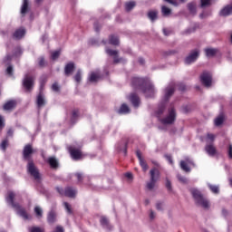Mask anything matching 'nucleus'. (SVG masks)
I'll list each match as a JSON object with an SVG mask.
<instances>
[{
  "label": "nucleus",
  "instance_id": "obj_31",
  "mask_svg": "<svg viewBox=\"0 0 232 232\" xmlns=\"http://www.w3.org/2000/svg\"><path fill=\"white\" fill-rule=\"evenodd\" d=\"M24 35H26V29L18 28L13 34V39H16L17 41L23 39Z\"/></svg>",
  "mask_w": 232,
  "mask_h": 232
},
{
  "label": "nucleus",
  "instance_id": "obj_32",
  "mask_svg": "<svg viewBox=\"0 0 232 232\" xmlns=\"http://www.w3.org/2000/svg\"><path fill=\"white\" fill-rule=\"evenodd\" d=\"M160 13L162 17H169L173 14V10L169 8L168 5H163L160 6Z\"/></svg>",
  "mask_w": 232,
  "mask_h": 232
},
{
  "label": "nucleus",
  "instance_id": "obj_4",
  "mask_svg": "<svg viewBox=\"0 0 232 232\" xmlns=\"http://www.w3.org/2000/svg\"><path fill=\"white\" fill-rule=\"evenodd\" d=\"M7 202L17 210V214L24 220H32V215L28 214L26 208H23L19 203L15 202V193L14 191H8L6 197Z\"/></svg>",
  "mask_w": 232,
  "mask_h": 232
},
{
  "label": "nucleus",
  "instance_id": "obj_55",
  "mask_svg": "<svg viewBox=\"0 0 232 232\" xmlns=\"http://www.w3.org/2000/svg\"><path fill=\"white\" fill-rule=\"evenodd\" d=\"M177 179L179 182H181V184H185V185L189 184V180L188 179V178L182 177L180 174L177 176Z\"/></svg>",
  "mask_w": 232,
  "mask_h": 232
},
{
  "label": "nucleus",
  "instance_id": "obj_16",
  "mask_svg": "<svg viewBox=\"0 0 232 232\" xmlns=\"http://www.w3.org/2000/svg\"><path fill=\"white\" fill-rule=\"evenodd\" d=\"M76 68L77 66L75 65V62H68L63 68L65 77L73 75V72H75Z\"/></svg>",
  "mask_w": 232,
  "mask_h": 232
},
{
  "label": "nucleus",
  "instance_id": "obj_15",
  "mask_svg": "<svg viewBox=\"0 0 232 232\" xmlns=\"http://www.w3.org/2000/svg\"><path fill=\"white\" fill-rule=\"evenodd\" d=\"M205 151L208 157H215L218 160L220 159V152H218V150H217V147L213 143L207 144L205 146Z\"/></svg>",
  "mask_w": 232,
  "mask_h": 232
},
{
  "label": "nucleus",
  "instance_id": "obj_26",
  "mask_svg": "<svg viewBox=\"0 0 232 232\" xmlns=\"http://www.w3.org/2000/svg\"><path fill=\"white\" fill-rule=\"evenodd\" d=\"M32 10V5H30V0H23L20 14L21 15L24 16Z\"/></svg>",
  "mask_w": 232,
  "mask_h": 232
},
{
  "label": "nucleus",
  "instance_id": "obj_27",
  "mask_svg": "<svg viewBox=\"0 0 232 232\" xmlns=\"http://www.w3.org/2000/svg\"><path fill=\"white\" fill-rule=\"evenodd\" d=\"M147 17L150 19V23H155L159 19V10L150 9L147 12Z\"/></svg>",
  "mask_w": 232,
  "mask_h": 232
},
{
  "label": "nucleus",
  "instance_id": "obj_29",
  "mask_svg": "<svg viewBox=\"0 0 232 232\" xmlns=\"http://www.w3.org/2000/svg\"><path fill=\"white\" fill-rule=\"evenodd\" d=\"M64 196L69 198H75L77 197V190L73 187H66L64 188Z\"/></svg>",
  "mask_w": 232,
  "mask_h": 232
},
{
  "label": "nucleus",
  "instance_id": "obj_59",
  "mask_svg": "<svg viewBox=\"0 0 232 232\" xmlns=\"http://www.w3.org/2000/svg\"><path fill=\"white\" fill-rule=\"evenodd\" d=\"M227 155L228 157V159L230 160H232V144L229 143L227 146Z\"/></svg>",
  "mask_w": 232,
  "mask_h": 232
},
{
  "label": "nucleus",
  "instance_id": "obj_2",
  "mask_svg": "<svg viewBox=\"0 0 232 232\" xmlns=\"http://www.w3.org/2000/svg\"><path fill=\"white\" fill-rule=\"evenodd\" d=\"M34 153H35V150L32 143L26 144L22 151L23 160H24V162H27L26 168L28 175H30V177H33L34 180L37 184H42L43 175L39 171L37 166H35V162H34Z\"/></svg>",
  "mask_w": 232,
  "mask_h": 232
},
{
  "label": "nucleus",
  "instance_id": "obj_63",
  "mask_svg": "<svg viewBox=\"0 0 232 232\" xmlns=\"http://www.w3.org/2000/svg\"><path fill=\"white\" fill-rule=\"evenodd\" d=\"M156 209L157 211H164V208H162V202L157 201Z\"/></svg>",
  "mask_w": 232,
  "mask_h": 232
},
{
  "label": "nucleus",
  "instance_id": "obj_9",
  "mask_svg": "<svg viewBox=\"0 0 232 232\" xmlns=\"http://www.w3.org/2000/svg\"><path fill=\"white\" fill-rule=\"evenodd\" d=\"M105 53H107V55H109V57H112L113 64H120V63H121V64H126L128 63V59L119 57V50L106 48Z\"/></svg>",
  "mask_w": 232,
  "mask_h": 232
},
{
  "label": "nucleus",
  "instance_id": "obj_10",
  "mask_svg": "<svg viewBox=\"0 0 232 232\" xmlns=\"http://www.w3.org/2000/svg\"><path fill=\"white\" fill-rule=\"evenodd\" d=\"M198 57H200V49L194 48L190 50L188 54L184 58V64L189 66L190 64H193V63H197Z\"/></svg>",
  "mask_w": 232,
  "mask_h": 232
},
{
  "label": "nucleus",
  "instance_id": "obj_47",
  "mask_svg": "<svg viewBox=\"0 0 232 232\" xmlns=\"http://www.w3.org/2000/svg\"><path fill=\"white\" fill-rule=\"evenodd\" d=\"M107 77H110V71L107 68L103 69L102 73L99 72V81H104Z\"/></svg>",
  "mask_w": 232,
  "mask_h": 232
},
{
  "label": "nucleus",
  "instance_id": "obj_3",
  "mask_svg": "<svg viewBox=\"0 0 232 232\" xmlns=\"http://www.w3.org/2000/svg\"><path fill=\"white\" fill-rule=\"evenodd\" d=\"M175 92H177V83L173 82L169 83V85L164 89V95L158 105V110L156 111L157 117H160V115L164 114L168 102H169L171 97L175 95Z\"/></svg>",
  "mask_w": 232,
  "mask_h": 232
},
{
  "label": "nucleus",
  "instance_id": "obj_49",
  "mask_svg": "<svg viewBox=\"0 0 232 232\" xmlns=\"http://www.w3.org/2000/svg\"><path fill=\"white\" fill-rule=\"evenodd\" d=\"M64 209L68 213V215H73V208H72V204L69 202L65 201L63 202Z\"/></svg>",
  "mask_w": 232,
  "mask_h": 232
},
{
  "label": "nucleus",
  "instance_id": "obj_21",
  "mask_svg": "<svg viewBox=\"0 0 232 232\" xmlns=\"http://www.w3.org/2000/svg\"><path fill=\"white\" fill-rule=\"evenodd\" d=\"M45 162L51 169H59V160L55 156H50L45 160Z\"/></svg>",
  "mask_w": 232,
  "mask_h": 232
},
{
  "label": "nucleus",
  "instance_id": "obj_60",
  "mask_svg": "<svg viewBox=\"0 0 232 232\" xmlns=\"http://www.w3.org/2000/svg\"><path fill=\"white\" fill-rule=\"evenodd\" d=\"M125 179H127L128 182H133V173L132 172H125L124 173Z\"/></svg>",
  "mask_w": 232,
  "mask_h": 232
},
{
  "label": "nucleus",
  "instance_id": "obj_14",
  "mask_svg": "<svg viewBox=\"0 0 232 232\" xmlns=\"http://www.w3.org/2000/svg\"><path fill=\"white\" fill-rule=\"evenodd\" d=\"M189 166H193V168L196 166L195 161L189 159V157H186L185 160H181L179 163L180 169L185 171V173H191V167Z\"/></svg>",
  "mask_w": 232,
  "mask_h": 232
},
{
  "label": "nucleus",
  "instance_id": "obj_39",
  "mask_svg": "<svg viewBox=\"0 0 232 232\" xmlns=\"http://www.w3.org/2000/svg\"><path fill=\"white\" fill-rule=\"evenodd\" d=\"M165 188L168 193H172V195H175V190H173V185L171 184V180H169V179L168 178H166L165 179Z\"/></svg>",
  "mask_w": 232,
  "mask_h": 232
},
{
  "label": "nucleus",
  "instance_id": "obj_25",
  "mask_svg": "<svg viewBox=\"0 0 232 232\" xmlns=\"http://www.w3.org/2000/svg\"><path fill=\"white\" fill-rule=\"evenodd\" d=\"M14 108H17V101L16 100H9L5 102L3 105L4 111H12Z\"/></svg>",
  "mask_w": 232,
  "mask_h": 232
},
{
  "label": "nucleus",
  "instance_id": "obj_28",
  "mask_svg": "<svg viewBox=\"0 0 232 232\" xmlns=\"http://www.w3.org/2000/svg\"><path fill=\"white\" fill-rule=\"evenodd\" d=\"M187 9L188 10V14L189 15H191V17L197 16V14H198L197 3L195 2L188 3Z\"/></svg>",
  "mask_w": 232,
  "mask_h": 232
},
{
  "label": "nucleus",
  "instance_id": "obj_57",
  "mask_svg": "<svg viewBox=\"0 0 232 232\" xmlns=\"http://www.w3.org/2000/svg\"><path fill=\"white\" fill-rule=\"evenodd\" d=\"M89 44H90L91 46H101V43H100L99 40L96 39V38H91V39L89 40Z\"/></svg>",
  "mask_w": 232,
  "mask_h": 232
},
{
  "label": "nucleus",
  "instance_id": "obj_50",
  "mask_svg": "<svg viewBox=\"0 0 232 232\" xmlns=\"http://www.w3.org/2000/svg\"><path fill=\"white\" fill-rule=\"evenodd\" d=\"M75 82H77L78 84L81 82V81H82V74L81 72V69H78L74 77H73Z\"/></svg>",
  "mask_w": 232,
  "mask_h": 232
},
{
  "label": "nucleus",
  "instance_id": "obj_33",
  "mask_svg": "<svg viewBox=\"0 0 232 232\" xmlns=\"http://www.w3.org/2000/svg\"><path fill=\"white\" fill-rule=\"evenodd\" d=\"M108 44H111V46H120L121 45V39L115 34H110Z\"/></svg>",
  "mask_w": 232,
  "mask_h": 232
},
{
  "label": "nucleus",
  "instance_id": "obj_52",
  "mask_svg": "<svg viewBox=\"0 0 232 232\" xmlns=\"http://www.w3.org/2000/svg\"><path fill=\"white\" fill-rule=\"evenodd\" d=\"M21 55H23V48L17 46L13 53V57H21Z\"/></svg>",
  "mask_w": 232,
  "mask_h": 232
},
{
  "label": "nucleus",
  "instance_id": "obj_23",
  "mask_svg": "<svg viewBox=\"0 0 232 232\" xmlns=\"http://www.w3.org/2000/svg\"><path fill=\"white\" fill-rule=\"evenodd\" d=\"M226 114H224V112H221L214 119V126L216 128H222L224 126V122H226Z\"/></svg>",
  "mask_w": 232,
  "mask_h": 232
},
{
  "label": "nucleus",
  "instance_id": "obj_22",
  "mask_svg": "<svg viewBox=\"0 0 232 232\" xmlns=\"http://www.w3.org/2000/svg\"><path fill=\"white\" fill-rule=\"evenodd\" d=\"M218 15L219 17H229V15H232V3L221 8L218 12Z\"/></svg>",
  "mask_w": 232,
  "mask_h": 232
},
{
  "label": "nucleus",
  "instance_id": "obj_12",
  "mask_svg": "<svg viewBox=\"0 0 232 232\" xmlns=\"http://www.w3.org/2000/svg\"><path fill=\"white\" fill-rule=\"evenodd\" d=\"M68 152L70 153L71 159H72V160H82V159H84L82 150L75 146H69Z\"/></svg>",
  "mask_w": 232,
  "mask_h": 232
},
{
  "label": "nucleus",
  "instance_id": "obj_61",
  "mask_svg": "<svg viewBox=\"0 0 232 232\" xmlns=\"http://www.w3.org/2000/svg\"><path fill=\"white\" fill-rule=\"evenodd\" d=\"M52 90H53V92H61V85L59 83H57V82H55L52 84Z\"/></svg>",
  "mask_w": 232,
  "mask_h": 232
},
{
  "label": "nucleus",
  "instance_id": "obj_24",
  "mask_svg": "<svg viewBox=\"0 0 232 232\" xmlns=\"http://www.w3.org/2000/svg\"><path fill=\"white\" fill-rule=\"evenodd\" d=\"M55 222H57V213L55 212V207H52L47 214V223L55 224Z\"/></svg>",
  "mask_w": 232,
  "mask_h": 232
},
{
  "label": "nucleus",
  "instance_id": "obj_8",
  "mask_svg": "<svg viewBox=\"0 0 232 232\" xmlns=\"http://www.w3.org/2000/svg\"><path fill=\"white\" fill-rule=\"evenodd\" d=\"M150 182L147 183V188L149 191H153L155 189V185L157 184V181L159 179H160V170L157 168H152L150 170Z\"/></svg>",
  "mask_w": 232,
  "mask_h": 232
},
{
  "label": "nucleus",
  "instance_id": "obj_56",
  "mask_svg": "<svg viewBox=\"0 0 232 232\" xmlns=\"http://www.w3.org/2000/svg\"><path fill=\"white\" fill-rule=\"evenodd\" d=\"M38 61V65L40 68H44V66H47L48 63L44 60V56H40Z\"/></svg>",
  "mask_w": 232,
  "mask_h": 232
},
{
  "label": "nucleus",
  "instance_id": "obj_45",
  "mask_svg": "<svg viewBox=\"0 0 232 232\" xmlns=\"http://www.w3.org/2000/svg\"><path fill=\"white\" fill-rule=\"evenodd\" d=\"M58 57H61V49L53 51L51 53L50 59L51 61H57Z\"/></svg>",
  "mask_w": 232,
  "mask_h": 232
},
{
  "label": "nucleus",
  "instance_id": "obj_42",
  "mask_svg": "<svg viewBox=\"0 0 232 232\" xmlns=\"http://www.w3.org/2000/svg\"><path fill=\"white\" fill-rule=\"evenodd\" d=\"M176 87L178 88V92H180V93H186L188 92V85L184 82L176 84Z\"/></svg>",
  "mask_w": 232,
  "mask_h": 232
},
{
  "label": "nucleus",
  "instance_id": "obj_5",
  "mask_svg": "<svg viewBox=\"0 0 232 232\" xmlns=\"http://www.w3.org/2000/svg\"><path fill=\"white\" fill-rule=\"evenodd\" d=\"M189 193H191L194 200H196L197 204L201 206L203 209H209V208H211V203H209L208 198H204V194H202L200 190L195 188H189Z\"/></svg>",
  "mask_w": 232,
  "mask_h": 232
},
{
  "label": "nucleus",
  "instance_id": "obj_37",
  "mask_svg": "<svg viewBox=\"0 0 232 232\" xmlns=\"http://www.w3.org/2000/svg\"><path fill=\"white\" fill-rule=\"evenodd\" d=\"M39 92H44V86L48 82V76L46 74H43L39 79Z\"/></svg>",
  "mask_w": 232,
  "mask_h": 232
},
{
  "label": "nucleus",
  "instance_id": "obj_44",
  "mask_svg": "<svg viewBox=\"0 0 232 232\" xmlns=\"http://www.w3.org/2000/svg\"><path fill=\"white\" fill-rule=\"evenodd\" d=\"M34 213L36 217V218H41L43 217V208L39 206H35L34 208Z\"/></svg>",
  "mask_w": 232,
  "mask_h": 232
},
{
  "label": "nucleus",
  "instance_id": "obj_43",
  "mask_svg": "<svg viewBox=\"0 0 232 232\" xmlns=\"http://www.w3.org/2000/svg\"><path fill=\"white\" fill-rule=\"evenodd\" d=\"M208 188L214 193V195H218V193H220V188L218 185H211V183H208Z\"/></svg>",
  "mask_w": 232,
  "mask_h": 232
},
{
  "label": "nucleus",
  "instance_id": "obj_40",
  "mask_svg": "<svg viewBox=\"0 0 232 232\" xmlns=\"http://www.w3.org/2000/svg\"><path fill=\"white\" fill-rule=\"evenodd\" d=\"M137 6V2L135 1H129L125 3V12H131L133 8Z\"/></svg>",
  "mask_w": 232,
  "mask_h": 232
},
{
  "label": "nucleus",
  "instance_id": "obj_20",
  "mask_svg": "<svg viewBox=\"0 0 232 232\" xmlns=\"http://www.w3.org/2000/svg\"><path fill=\"white\" fill-rule=\"evenodd\" d=\"M205 55L208 59H213L220 53V50L218 48H214V47H206L204 49Z\"/></svg>",
  "mask_w": 232,
  "mask_h": 232
},
{
  "label": "nucleus",
  "instance_id": "obj_18",
  "mask_svg": "<svg viewBox=\"0 0 232 232\" xmlns=\"http://www.w3.org/2000/svg\"><path fill=\"white\" fill-rule=\"evenodd\" d=\"M135 153H136L137 159L139 160L140 166L142 169V171H146L147 169H150V166L146 162V160H144V157H142V152L140 151V150L138 149Z\"/></svg>",
  "mask_w": 232,
  "mask_h": 232
},
{
  "label": "nucleus",
  "instance_id": "obj_58",
  "mask_svg": "<svg viewBox=\"0 0 232 232\" xmlns=\"http://www.w3.org/2000/svg\"><path fill=\"white\" fill-rule=\"evenodd\" d=\"M5 126H6V123H5V116L0 114V131H3Z\"/></svg>",
  "mask_w": 232,
  "mask_h": 232
},
{
  "label": "nucleus",
  "instance_id": "obj_7",
  "mask_svg": "<svg viewBox=\"0 0 232 232\" xmlns=\"http://www.w3.org/2000/svg\"><path fill=\"white\" fill-rule=\"evenodd\" d=\"M22 86L27 93H30L35 86V77L30 73H25L22 82Z\"/></svg>",
  "mask_w": 232,
  "mask_h": 232
},
{
  "label": "nucleus",
  "instance_id": "obj_62",
  "mask_svg": "<svg viewBox=\"0 0 232 232\" xmlns=\"http://www.w3.org/2000/svg\"><path fill=\"white\" fill-rule=\"evenodd\" d=\"M164 3H168V5H171L172 6H179V3L177 0H163Z\"/></svg>",
  "mask_w": 232,
  "mask_h": 232
},
{
  "label": "nucleus",
  "instance_id": "obj_46",
  "mask_svg": "<svg viewBox=\"0 0 232 232\" xmlns=\"http://www.w3.org/2000/svg\"><path fill=\"white\" fill-rule=\"evenodd\" d=\"M93 30L96 32V34H101V30H102V25L99 22V20L94 21L93 24Z\"/></svg>",
  "mask_w": 232,
  "mask_h": 232
},
{
  "label": "nucleus",
  "instance_id": "obj_35",
  "mask_svg": "<svg viewBox=\"0 0 232 232\" xmlns=\"http://www.w3.org/2000/svg\"><path fill=\"white\" fill-rule=\"evenodd\" d=\"M88 82L93 84V82H99V72H91L87 78Z\"/></svg>",
  "mask_w": 232,
  "mask_h": 232
},
{
  "label": "nucleus",
  "instance_id": "obj_51",
  "mask_svg": "<svg viewBox=\"0 0 232 232\" xmlns=\"http://www.w3.org/2000/svg\"><path fill=\"white\" fill-rule=\"evenodd\" d=\"M0 148L3 151H6V148H8V136H6L0 143Z\"/></svg>",
  "mask_w": 232,
  "mask_h": 232
},
{
  "label": "nucleus",
  "instance_id": "obj_41",
  "mask_svg": "<svg viewBox=\"0 0 232 232\" xmlns=\"http://www.w3.org/2000/svg\"><path fill=\"white\" fill-rule=\"evenodd\" d=\"M213 0H199V8H208L211 6Z\"/></svg>",
  "mask_w": 232,
  "mask_h": 232
},
{
  "label": "nucleus",
  "instance_id": "obj_64",
  "mask_svg": "<svg viewBox=\"0 0 232 232\" xmlns=\"http://www.w3.org/2000/svg\"><path fill=\"white\" fill-rule=\"evenodd\" d=\"M53 232H64V227L63 226H56L54 231Z\"/></svg>",
  "mask_w": 232,
  "mask_h": 232
},
{
  "label": "nucleus",
  "instance_id": "obj_11",
  "mask_svg": "<svg viewBox=\"0 0 232 232\" xmlns=\"http://www.w3.org/2000/svg\"><path fill=\"white\" fill-rule=\"evenodd\" d=\"M199 81L205 88H211L213 86V75L208 71H204L200 74Z\"/></svg>",
  "mask_w": 232,
  "mask_h": 232
},
{
  "label": "nucleus",
  "instance_id": "obj_34",
  "mask_svg": "<svg viewBox=\"0 0 232 232\" xmlns=\"http://www.w3.org/2000/svg\"><path fill=\"white\" fill-rule=\"evenodd\" d=\"M179 111H180V113H183L184 115H188V113H191V111H193V105L192 104H183V105H181Z\"/></svg>",
  "mask_w": 232,
  "mask_h": 232
},
{
  "label": "nucleus",
  "instance_id": "obj_17",
  "mask_svg": "<svg viewBox=\"0 0 232 232\" xmlns=\"http://www.w3.org/2000/svg\"><path fill=\"white\" fill-rule=\"evenodd\" d=\"M81 117V111L79 109H73L71 112V117L69 121L70 126L72 128V126H75L77 122H79V119Z\"/></svg>",
  "mask_w": 232,
  "mask_h": 232
},
{
  "label": "nucleus",
  "instance_id": "obj_30",
  "mask_svg": "<svg viewBox=\"0 0 232 232\" xmlns=\"http://www.w3.org/2000/svg\"><path fill=\"white\" fill-rule=\"evenodd\" d=\"M117 113L119 115H128V113H131V109L127 103H121Z\"/></svg>",
  "mask_w": 232,
  "mask_h": 232
},
{
  "label": "nucleus",
  "instance_id": "obj_36",
  "mask_svg": "<svg viewBox=\"0 0 232 232\" xmlns=\"http://www.w3.org/2000/svg\"><path fill=\"white\" fill-rule=\"evenodd\" d=\"M100 224L102 227H105L106 229L111 230V225H110V220L105 216H102L100 218Z\"/></svg>",
  "mask_w": 232,
  "mask_h": 232
},
{
  "label": "nucleus",
  "instance_id": "obj_53",
  "mask_svg": "<svg viewBox=\"0 0 232 232\" xmlns=\"http://www.w3.org/2000/svg\"><path fill=\"white\" fill-rule=\"evenodd\" d=\"M176 53H179V52L175 49L169 50V51H164L163 52V57H169L171 55H176Z\"/></svg>",
  "mask_w": 232,
  "mask_h": 232
},
{
  "label": "nucleus",
  "instance_id": "obj_13",
  "mask_svg": "<svg viewBox=\"0 0 232 232\" xmlns=\"http://www.w3.org/2000/svg\"><path fill=\"white\" fill-rule=\"evenodd\" d=\"M35 104L38 113L41 112V110L46 106V97L44 96V91H39L36 95Z\"/></svg>",
  "mask_w": 232,
  "mask_h": 232
},
{
  "label": "nucleus",
  "instance_id": "obj_38",
  "mask_svg": "<svg viewBox=\"0 0 232 232\" xmlns=\"http://www.w3.org/2000/svg\"><path fill=\"white\" fill-rule=\"evenodd\" d=\"M5 75L7 77H14V64L12 63H5Z\"/></svg>",
  "mask_w": 232,
  "mask_h": 232
},
{
  "label": "nucleus",
  "instance_id": "obj_6",
  "mask_svg": "<svg viewBox=\"0 0 232 232\" xmlns=\"http://www.w3.org/2000/svg\"><path fill=\"white\" fill-rule=\"evenodd\" d=\"M177 121V109L175 103L171 102L168 108V113L165 118L160 120L163 126H171Z\"/></svg>",
  "mask_w": 232,
  "mask_h": 232
},
{
  "label": "nucleus",
  "instance_id": "obj_48",
  "mask_svg": "<svg viewBox=\"0 0 232 232\" xmlns=\"http://www.w3.org/2000/svg\"><path fill=\"white\" fill-rule=\"evenodd\" d=\"M198 28H200V23L195 22L192 28L187 29V34H193V33L197 32V30H198Z\"/></svg>",
  "mask_w": 232,
  "mask_h": 232
},
{
  "label": "nucleus",
  "instance_id": "obj_1",
  "mask_svg": "<svg viewBox=\"0 0 232 232\" xmlns=\"http://www.w3.org/2000/svg\"><path fill=\"white\" fill-rule=\"evenodd\" d=\"M130 88L134 92L130 93L129 101L133 108L140 106V97L136 92H141L146 99L155 98V85L150 82L148 77L132 76L130 78Z\"/></svg>",
  "mask_w": 232,
  "mask_h": 232
},
{
  "label": "nucleus",
  "instance_id": "obj_19",
  "mask_svg": "<svg viewBox=\"0 0 232 232\" xmlns=\"http://www.w3.org/2000/svg\"><path fill=\"white\" fill-rule=\"evenodd\" d=\"M130 146V141H122L118 143L116 150L118 153H123L124 157H128V147Z\"/></svg>",
  "mask_w": 232,
  "mask_h": 232
},
{
  "label": "nucleus",
  "instance_id": "obj_54",
  "mask_svg": "<svg viewBox=\"0 0 232 232\" xmlns=\"http://www.w3.org/2000/svg\"><path fill=\"white\" fill-rule=\"evenodd\" d=\"M29 232H45L42 227L33 226L29 228Z\"/></svg>",
  "mask_w": 232,
  "mask_h": 232
}]
</instances>
